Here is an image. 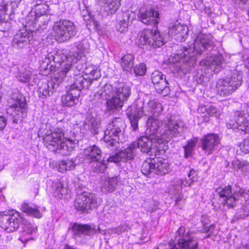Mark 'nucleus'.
<instances>
[{"mask_svg": "<svg viewBox=\"0 0 249 249\" xmlns=\"http://www.w3.org/2000/svg\"><path fill=\"white\" fill-rule=\"evenodd\" d=\"M189 47H180L172 57L176 70L183 74L189 72L196 64V55L208 54L215 47L214 41L210 35L199 34L194 43Z\"/></svg>", "mask_w": 249, "mask_h": 249, "instance_id": "nucleus-1", "label": "nucleus"}, {"mask_svg": "<svg viewBox=\"0 0 249 249\" xmlns=\"http://www.w3.org/2000/svg\"><path fill=\"white\" fill-rule=\"evenodd\" d=\"M157 140V138L155 137H152L147 135L143 136L139 138L137 141L132 142L126 148L110 156L107 160V161L113 162L117 165H120L122 161L127 162L133 160L139 149L142 153L151 155L155 151L154 142Z\"/></svg>", "mask_w": 249, "mask_h": 249, "instance_id": "nucleus-2", "label": "nucleus"}, {"mask_svg": "<svg viewBox=\"0 0 249 249\" xmlns=\"http://www.w3.org/2000/svg\"><path fill=\"white\" fill-rule=\"evenodd\" d=\"M163 109L161 104L156 100H150L145 107L143 101H136L126 110L132 130L136 131L138 129L139 121L143 116L152 115L158 117L161 114Z\"/></svg>", "mask_w": 249, "mask_h": 249, "instance_id": "nucleus-3", "label": "nucleus"}, {"mask_svg": "<svg viewBox=\"0 0 249 249\" xmlns=\"http://www.w3.org/2000/svg\"><path fill=\"white\" fill-rule=\"evenodd\" d=\"M111 90V97L106 99V106L108 111H114L123 107L131 95V89L130 87L124 83H120L114 88L110 84H106L103 91L101 93L97 92L95 96L103 98Z\"/></svg>", "mask_w": 249, "mask_h": 249, "instance_id": "nucleus-4", "label": "nucleus"}, {"mask_svg": "<svg viewBox=\"0 0 249 249\" xmlns=\"http://www.w3.org/2000/svg\"><path fill=\"white\" fill-rule=\"evenodd\" d=\"M202 223V230H191L187 231V235L189 236L188 239L180 238L175 241L171 240L168 244V249H199L198 241L201 240V237L197 236L198 233H213L215 225L211 224L207 226V222H204L203 219H201Z\"/></svg>", "mask_w": 249, "mask_h": 249, "instance_id": "nucleus-5", "label": "nucleus"}, {"mask_svg": "<svg viewBox=\"0 0 249 249\" xmlns=\"http://www.w3.org/2000/svg\"><path fill=\"white\" fill-rule=\"evenodd\" d=\"M125 127L124 122L120 117L113 118L108 124L103 139L107 146L111 150L118 147L119 137L123 134Z\"/></svg>", "mask_w": 249, "mask_h": 249, "instance_id": "nucleus-6", "label": "nucleus"}, {"mask_svg": "<svg viewBox=\"0 0 249 249\" xmlns=\"http://www.w3.org/2000/svg\"><path fill=\"white\" fill-rule=\"evenodd\" d=\"M242 81V72L236 70H233L230 77L225 79H220L217 81V93L220 96H228L241 85Z\"/></svg>", "mask_w": 249, "mask_h": 249, "instance_id": "nucleus-7", "label": "nucleus"}, {"mask_svg": "<svg viewBox=\"0 0 249 249\" xmlns=\"http://www.w3.org/2000/svg\"><path fill=\"white\" fill-rule=\"evenodd\" d=\"M89 81L81 76H74V82L68 88L66 93L61 97L64 106L72 107L78 101L82 89H88Z\"/></svg>", "mask_w": 249, "mask_h": 249, "instance_id": "nucleus-8", "label": "nucleus"}, {"mask_svg": "<svg viewBox=\"0 0 249 249\" xmlns=\"http://www.w3.org/2000/svg\"><path fill=\"white\" fill-rule=\"evenodd\" d=\"M53 30L55 39L59 43L69 41L78 32V29L72 21L64 19L55 21L53 26Z\"/></svg>", "mask_w": 249, "mask_h": 249, "instance_id": "nucleus-9", "label": "nucleus"}, {"mask_svg": "<svg viewBox=\"0 0 249 249\" xmlns=\"http://www.w3.org/2000/svg\"><path fill=\"white\" fill-rule=\"evenodd\" d=\"M169 171L170 165L167 160L160 157L146 160L141 167L142 173L145 176L152 173L163 175L168 173Z\"/></svg>", "mask_w": 249, "mask_h": 249, "instance_id": "nucleus-10", "label": "nucleus"}, {"mask_svg": "<svg viewBox=\"0 0 249 249\" xmlns=\"http://www.w3.org/2000/svg\"><path fill=\"white\" fill-rule=\"evenodd\" d=\"M139 36L137 43L140 47L144 45H148L154 48L160 47L166 41L156 27L143 30L139 33Z\"/></svg>", "mask_w": 249, "mask_h": 249, "instance_id": "nucleus-11", "label": "nucleus"}, {"mask_svg": "<svg viewBox=\"0 0 249 249\" xmlns=\"http://www.w3.org/2000/svg\"><path fill=\"white\" fill-rule=\"evenodd\" d=\"M42 10L36 12L31 11L30 14L27 17V22L25 27H28L29 30L33 32L34 31H42L47 29L49 21L51 19V15L45 13V8H40Z\"/></svg>", "mask_w": 249, "mask_h": 249, "instance_id": "nucleus-12", "label": "nucleus"}, {"mask_svg": "<svg viewBox=\"0 0 249 249\" xmlns=\"http://www.w3.org/2000/svg\"><path fill=\"white\" fill-rule=\"evenodd\" d=\"M73 205L75 209L80 213H88L98 207L99 203L94 194L84 193L76 197Z\"/></svg>", "mask_w": 249, "mask_h": 249, "instance_id": "nucleus-13", "label": "nucleus"}, {"mask_svg": "<svg viewBox=\"0 0 249 249\" xmlns=\"http://www.w3.org/2000/svg\"><path fill=\"white\" fill-rule=\"evenodd\" d=\"M161 127L159 131V139L166 142H169L173 138L180 136L183 130V124L181 122L171 119L165 121Z\"/></svg>", "mask_w": 249, "mask_h": 249, "instance_id": "nucleus-14", "label": "nucleus"}, {"mask_svg": "<svg viewBox=\"0 0 249 249\" xmlns=\"http://www.w3.org/2000/svg\"><path fill=\"white\" fill-rule=\"evenodd\" d=\"M48 58L51 59L52 62L55 63L56 65V71L61 67V70L59 71L58 76L63 77V79L65 76L66 73L71 70L72 67L71 64L70 62V57L65 54L62 51H53L48 53Z\"/></svg>", "mask_w": 249, "mask_h": 249, "instance_id": "nucleus-15", "label": "nucleus"}, {"mask_svg": "<svg viewBox=\"0 0 249 249\" xmlns=\"http://www.w3.org/2000/svg\"><path fill=\"white\" fill-rule=\"evenodd\" d=\"M233 120L231 119L226 123L228 128H238L244 132L249 133V115L244 113L243 111L237 110L234 112Z\"/></svg>", "mask_w": 249, "mask_h": 249, "instance_id": "nucleus-16", "label": "nucleus"}, {"mask_svg": "<svg viewBox=\"0 0 249 249\" xmlns=\"http://www.w3.org/2000/svg\"><path fill=\"white\" fill-rule=\"evenodd\" d=\"M151 79L155 89L158 93L164 96L169 94L170 91L169 83L166 76L161 71H155L153 72L151 74Z\"/></svg>", "mask_w": 249, "mask_h": 249, "instance_id": "nucleus-17", "label": "nucleus"}, {"mask_svg": "<svg viewBox=\"0 0 249 249\" xmlns=\"http://www.w3.org/2000/svg\"><path fill=\"white\" fill-rule=\"evenodd\" d=\"M18 212L11 214L0 215V227L7 232H13L19 228V223L21 220Z\"/></svg>", "mask_w": 249, "mask_h": 249, "instance_id": "nucleus-18", "label": "nucleus"}, {"mask_svg": "<svg viewBox=\"0 0 249 249\" xmlns=\"http://www.w3.org/2000/svg\"><path fill=\"white\" fill-rule=\"evenodd\" d=\"M64 135L63 130L60 128L47 130L43 139L45 145L50 150L57 147L58 144L64 140Z\"/></svg>", "mask_w": 249, "mask_h": 249, "instance_id": "nucleus-19", "label": "nucleus"}, {"mask_svg": "<svg viewBox=\"0 0 249 249\" xmlns=\"http://www.w3.org/2000/svg\"><path fill=\"white\" fill-rule=\"evenodd\" d=\"M69 229L71 231L72 237L75 239L81 238L82 235L90 236L95 234L97 232L95 227L93 224L71 223V227Z\"/></svg>", "mask_w": 249, "mask_h": 249, "instance_id": "nucleus-20", "label": "nucleus"}, {"mask_svg": "<svg viewBox=\"0 0 249 249\" xmlns=\"http://www.w3.org/2000/svg\"><path fill=\"white\" fill-rule=\"evenodd\" d=\"M63 81V77H54L48 83H42L38 89V96L43 99L50 96L53 93Z\"/></svg>", "mask_w": 249, "mask_h": 249, "instance_id": "nucleus-21", "label": "nucleus"}, {"mask_svg": "<svg viewBox=\"0 0 249 249\" xmlns=\"http://www.w3.org/2000/svg\"><path fill=\"white\" fill-rule=\"evenodd\" d=\"M168 30L169 36L178 42H182L188 36L189 29L187 26L176 21L170 24Z\"/></svg>", "mask_w": 249, "mask_h": 249, "instance_id": "nucleus-22", "label": "nucleus"}, {"mask_svg": "<svg viewBox=\"0 0 249 249\" xmlns=\"http://www.w3.org/2000/svg\"><path fill=\"white\" fill-rule=\"evenodd\" d=\"M32 37V32L30 30L27 29L20 30L14 36L12 46L17 49H23L30 44Z\"/></svg>", "mask_w": 249, "mask_h": 249, "instance_id": "nucleus-23", "label": "nucleus"}, {"mask_svg": "<svg viewBox=\"0 0 249 249\" xmlns=\"http://www.w3.org/2000/svg\"><path fill=\"white\" fill-rule=\"evenodd\" d=\"M200 147L203 151L209 155L220 142L219 135L215 133H209L202 137L200 140Z\"/></svg>", "mask_w": 249, "mask_h": 249, "instance_id": "nucleus-24", "label": "nucleus"}, {"mask_svg": "<svg viewBox=\"0 0 249 249\" xmlns=\"http://www.w3.org/2000/svg\"><path fill=\"white\" fill-rule=\"evenodd\" d=\"M159 13L153 9L141 7L139 11L138 18L145 24L157 25L159 23Z\"/></svg>", "mask_w": 249, "mask_h": 249, "instance_id": "nucleus-25", "label": "nucleus"}, {"mask_svg": "<svg viewBox=\"0 0 249 249\" xmlns=\"http://www.w3.org/2000/svg\"><path fill=\"white\" fill-rule=\"evenodd\" d=\"M200 65L207 66L213 71L218 73L225 67V62L223 56L219 53L201 61Z\"/></svg>", "mask_w": 249, "mask_h": 249, "instance_id": "nucleus-26", "label": "nucleus"}, {"mask_svg": "<svg viewBox=\"0 0 249 249\" xmlns=\"http://www.w3.org/2000/svg\"><path fill=\"white\" fill-rule=\"evenodd\" d=\"M26 105L27 104L25 102L18 100L11 106L9 110H11L12 112L14 123L17 124L18 120H22L26 117Z\"/></svg>", "mask_w": 249, "mask_h": 249, "instance_id": "nucleus-27", "label": "nucleus"}, {"mask_svg": "<svg viewBox=\"0 0 249 249\" xmlns=\"http://www.w3.org/2000/svg\"><path fill=\"white\" fill-rule=\"evenodd\" d=\"M83 153L85 159L89 163L99 161L102 156L101 149L96 145L88 146L84 149Z\"/></svg>", "mask_w": 249, "mask_h": 249, "instance_id": "nucleus-28", "label": "nucleus"}, {"mask_svg": "<svg viewBox=\"0 0 249 249\" xmlns=\"http://www.w3.org/2000/svg\"><path fill=\"white\" fill-rule=\"evenodd\" d=\"M219 196L224 198V204L229 208H233L236 206V198L233 196L231 187L228 185L221 189L217 190Z\"/></svg>", "mask_w": 249, "mask_h": 249, "instance_id": "nucleus-29", "label": "nucleus"}, {"mask_svg": "<svg viewBox=\"0 0 249 249\" xmlns=\"http://www.w3.org/2000/svg\"><path fill=\"white\" fill-rule=\"evenodd\" d=\"M131 15V14L129 11L121 12L117 14L118 24L116 28L119 32L123 33L127 30L130 23Z\"/></svg>", "mask_w": 249, "mask_h": 249, "instance_id": "nucleus-30", "label": "nucleus"}, {"mask_svg": "<svg viewBox=\"0 0 249 249\" xmlns=\"http://www.w3.org/2000/svg\"><path fill=\"white\" fill-rule=\"evenodd\" d=\"M147 129L145 131V134L152 137H155L157 140L159 139L158 129L160 128V126L159 121L152 116H150L146 122Z\"/></svg>", "mask_w": 249, "mask_h": 249, "instance_id": "nucleus-31", "label": "nucleus"}, {"mask_svg": "<svg viewBox=\"0 0 249 249\" xmlns=\"http://www.w3.org/2000/svg\"><path fill=\"white\" fill-rule=\"evenodd\" d=\"M86 121L88 129L92 134L97 135L101 131V122L98 118L89 114Z\"/></svg>", "mask_w": 249, "mask_h": 249, "instance_id": "nucleus-32", "label": "nucleus"}, {"mask_svg": "<svg viewBox=\"0 0 249 249\" xmlns=\"http://www.w3.org/2000/svg\"><path fill=\"white\" fill-rule=\"evenodd\" d=\"M76 144L69 143L68 142L63 140L57 147H54L52 151H56L63 156L69 155L74 149Z\"/></svg>", "mask_w": 249, "mask_h": 249, "instance_id": "nucleus-33", "label": "nucleus"}, {"mask_svg": "<svg viewBox=\"0 0 249 249\" xmlns=\"http://www.w3.org/2000/svg\"><path fill=\"white\" fill-rule=\"evenodd\" d=\"M52 193L53 196L57 198L65 197L68 194V190L67 187H64L62 183L59 181H54L52 183Z\"/></svg>", "mask_w": 249, "mask_h": 249, "instance_id": "nucleus-34", "label": "nucleus"}, {"mask_svg": "<svg viewBox=\"0 0 249 249\" xmlns=\"http://www.w3.org/2000/svg\"><path fill=\"white\" fill-rule=\"evenodd\" d=\"M119 178L118 176L108 178L105 180L101 187V191L104 193H111L114 191L118 185Z\"/></svg>", "mask_w": 249, "mask_h": 249, "instance_id": "nucleus-35", "label": "nucleus"}, {"mask_svg": "<svg viewBox=\"0 0 249 249\" xmlns=\"http://www.w3.org/2000/svg\"><path fill=\"white\" fill-rule=\"evenodd\" d=\"M52 62L51 59L48 58V54L45 55V57H42V60L40 62V71L47 75L53 71H56V65L50 64Z\"/></svg>", "mask_w": 249, "mask_h": 249, "instance_id": "nucleus-36", "label": "nucleus"}, {"mask_svg": "<svg viewBox=\"0 0 249 249\" xmlns=\"http://www.w3.org/2000/svg\"><path fill=\"white\" fill-rule=\"evenodd\" d=\"M21 210L28 215L33 216L38 218L42 216L38 207L35 206L33 207L27 203L24 202L22 204Z\"/></svg>", "mask_w": 249, "mask_h": 249, "instance_id": "nucleus-37", "label": "nucleus"}, {"mask_svg": "<svg viewBox=\"0 0 249 249\" xmlns=\"http://www.w3.org/2000/svg\"><path fill=\"white\" fill-rule=\"evenodd\" d=\"M19 214L20 216L22 217L21 221H20L19 222V225L21 223H22L24 225L23 227H22V237H21V240L22 242H23V240L26 241H28L29 239H31L32 238L29 237L28 238H23V237L27 235L31 234L33 233V232L35 231L36 229L34 228V227L31 224L28 222L26 220H25V219L23 218L21 213H19Z\"/></svg>", "mask_w": 249, "mask_h": 249, "instance_id": "nucleus-38", "label": "nucleus"}, {"mask_svg": "<svg viewBox=\"0 0 249 249\" xmlns=\"http://www.w3.org/2000/svg\"><path fill=\"white\" fill-rule=\"evenodd\" d=\"M134 56L131 54H127L123 56L121 58V65L123 70L129 71L131 70L134 66Z\"/></svg>", "mask_w": 249, "mask_h": 249, "instance_id": "nucleus-39", "label": "nucleus"}, {"mask_svg": "<svg viewBox=\"0 0 249 249\" xmlns=\"http://www.w3.org/2000/svg\"><path fill=\"white\" fill-rule=\"evenodd\" d=\"M120 6L119 0H111L105 4L104 11L107 16L114 14Z\"/></svg>", "mask_w": 249, "mask_h": 249, "instance_id": "nucleus-40", "label": "nucleus"}, {"mask_svg": "<svg viewBox=\"0 0 249 249\" xmlns=\"http://www.w3.org/2000/svg\"><path fill=\"white\" fill-rule=\"evenodd\" d=\"M16 69L18 70L17 77L19 81L22 82H27L31 78V73L29 70H26L22 66H16Z\"/></svg>", "mask_w": 249, "mask_h": 249, "instance_id": "nucleus-41", "label": "nucleus"}, {"mask_svg": "<svg viewBox=\"0 0 249 249\" xmlns=\"http://www.w3.org/2000/svg\"><path fill=\"white\" fill-rule=\"evenodd\" d=\"M130 229V226L129 224L124 222L118 226L117 227L108 229V235L112 234H117L121 235L123 232H127Z\"/></svg>", "mask_w": 249, "mask_h": 249, "instance_id": "nucleus-42", "label": "nucleus"}, {"mask_svg": "<svg viewBox=\"0 0 249 249\" xmlns=\"http://www.w3.org/2000/svg\"><path fill=\"white\" fill-rule=\"evenodd\" d=\"M75 76H81L82 77L84 78V79H86L88 81H89V83L88 86V89H89L93 81L100 77L101 74L100 71L97 69H96L91 71L89 74H86L84 75H77Z\"/></svg>", "mask_w": 249, "mask_h": 249, "instance_id": "nucleus-43", "label": "nucleus"}, {"mask_svg": "<svg viewBox=\"0 0 249 249\" xmlns=\"http://www.w3.org/2000/svg\"><path fill=\"white\" fill-rule=\"evenodd\" d=\"M59 166V171L64 172L73 170L75 167V164L71 160H63L60 162Z\"/></svg>", "mask_w": 249, "mask_h": 249, "instance_id": "nucleus-44", "label": "nucleus"}, {"mask_svg": "<svg viewBox=\"0 0 249 249\" xmlns=\"http://www.w3.org/2000/svg\"><path fill=\"white\" fill-rule=\"evenodd\" d=\"M77 136L74 132L66 131L64 132V141L68 142L69 143L77 145L78 143Z\"/></svg>", "mask_w": 249, "mask_h": 249, "instance_id": "nucleus-45", "label": "nucleus"}, {"mask_svg": "<svg viewBox=\"0 0 249 249\" xmlns=\"http://www.w3.org/2000/svg\"><path fill=\"white\" fill-rule=\"evenodd\" d=\"M168 142L163 141L161 139H158L156 142H154V147L155 150H158L159 153H162L165 152L166 149H168L167 145L165 144L164 142ZM155 152V151L153 152Z\"/></svg>", "mask_w": 249, "mask_h": 249, "instance_id": "nucleus-46", "label": "nucleus"}, {"mask_svg": "<svg viewBox=\"0 0 249 249\" xmlns=\"http://www.w3.org/2000/svg\"><path fill=\"white\" fill-rule=\"evenodd\" d=\"M196 143L194 141H190L188 142L187 144L184 146V157L188 158L191 156L192 153V150L195 146Z\"/></svg>", "mask_w": 249, "mask_h": 249, "instance_id": "nucleus-47", "label": "nucleus"}, {"mask_svg": "<svg viewBox=\"0 0 249 249\" xmlns=\"http://www.w3.org/2000/svg\"><path fill=\"white\" fill-rule=\"evenodd\" d=\"M134 72L136 75L139 76H142L144 75L146 71V65L144 63H141L136 65L134 68Z\"/></svg>", "mask_w": 249, "mask_h": 249, "instance_id": "nucleus-48", "label": "nucleus"}, {"mask_svg": "<svg viewBox=\"0 0 249 249\" xmlns=\"http://www.w3.org/2000/svg\"><path fill=\"white\" fill-rule=\"evenodd\" d=\"M4 1L0 4V19L1 20H5V16L7 11L8 3L6 2H8V1L7 0H4Z\"/></svg>", "mask_w": 249, "mask_h": 249, "instance_id": "nucleus-49", "label": "nucleus"}, {"mask_svg": "<svg viewBox=\"0 0 249 249\" xmlns=\"http://www.w3.org/2000/svg\"><path fill=\"white\" fill-rule=\"evenodd\" d=\"M196 82L202 85H205L209 81V78L203 74L197 73L196 76Z\"/></svg>", "mask_w": 249, "mask_h": 249, "instance_id": "nucleus-50", "label": "nucleus"}, {"mask_svg": "<svg viewBox=\"0 0 249 249\" xmlns=\"http://www.w3.org/2000/svg\"><path fill=\"white\" fill-rule=\"evenodd\" d=\"M86 41L82 40L81 42H79L76 46L77 49V53L79 54L84 53L86 52H88V48L86 46Z\"/></svg>", "mask_w": 249, "mask_h": 249, "instance_id": "nucleus-51", "label": "nucleus"}, {"mask_svg": "<svg viewBox=\"0 0 249 249\" xmlns=\"http://www.w3.org/2000/svg\"><path fill=\"white\" fill-rule=\"evenodd\" d=\"M107 168V165L105 160L101 162L96 163V165L95 166V171L96 172L104 173Z\"/></svg>", "mask_w": 249, "mask_h": 249, "instance_id": "nucleus-52", "label": "nucleus"}, {"mask_svg": "<svg viewBox=\"0 0 249 249\" xmlns=\"http://www.w3.org/2000/svg\"><path fill=\"white\" fill-rule=\"evenodd\" d=\"M203 109H204L207 114L212 116L214 115L216 116V114L219 112L218 109L214 107H207L206 106H204V107H203L201 109L202 110Z\"/></svg>", "mask_w": 249, "mask_h": 249, "instance_id": "nucleus-53", "label": "nucleus"}, {"mask_svg": "<svg viewBox=\"0 0 249 249\" xmlns=\"http://www.w3.org/2000/svg\"><path fill=\"white\" fill-rule=\"evenodd\" d=\"M245 193V190L243 189L236 187V189L233 193V196L236 198V202L239 199L240 196H242L244 195Z\"/></svg>", "mask_w": 249, "mask_h": 249, "instance_id": "nucleus-54", "label": "nucleus"}, {"mask_svg": "<svg viewBox=\"0 0 249 249\" xmlns=\"http://www.w3.org/2000/svg\"><path fill=\"white\" fill-rule=\"evenodd\" d=\"M187 231L186 232V229L185 227L181 226L180 227L177 231L178 234L180 236H182L183 237H180V238H184L185 239H189V236L187 235ZM178 238V239H179Z\"/></svg>", "mask_w": 249, "mask_h": 249, "instance_id": "nucleus-55", "label": "nucleus"}, {"mask_svg": "<svg viewBox=\"0 0 249 249\" xmlns=\"http://www.w3.org/2000/svg\"><path fill=\"white\" fill-rule=\"evenodd\" d=\"M238 167L241 171L247 172L249 171V163L247 161L239 162L238 161Z\"/></svg>", "mask_w": 249, "mask_h": 249, "instance_id": "nucleus-56", "label": "nucleus"}, {"mask_svg": "<svg viewBox=\"0 0 249 249\" xmlns=\"http://www.w3.org/2000/svg\"><path fill=\"white\" fill-rule=\"evenodd\" d=\"M188 178L192 182H195L197 179L196 171L194 169H191L188 175Z\"/></svg>", "mask_w": 249, "mask_h": 249, "instance_id": "nucleus-57", "label": "nucleus"}, {"mask_svg": "<svg viewBox=\"0 0 249 249\" xmlns=\"http://www.w3.org/2000/svg\"><path fill=\"white\" fill-rule=\"evenodd\" d=\"M42 0H38L36 1V3L34 4V8H32V11L34 12H37V10H40V8L42 7L45 8V6L43 5H42Z\"/></svg>", "mask_w": 249, "mask_h": 249, "instance_id": "nucleus-58", "label": "nucleus"}, {"mask_svg": "<svg viewBox=\"0 0 249 249\" xmlns=\"http://www.w3.org/2000/svg\"><path fill=\"white\" fill-rule=\"evenodd\" d=\"M242 149L245 153H249V136L244 140Z\"/></svg>", "mask_w": 249, "mask_h": 249, "instance_id": "nucleus-59", "label": "nucleus"}, {"mask_svg": "<svg viewBox=\"0 0 249 249\" xmlns=\"http://www.w3.org/2000/svg\"><path fill=\"white\" fill-rule=\"evenodd\" d=\"M7 124V120L3 116H0V131L4 130Z\"/></svg>", "mask_w": 249, "mask_h": 249, "instance_id": "nucleus-60", "label": "nucleus"}, {"mask_svg": "<svg viewBox=\"0 0 249 249\" xmlns=\"http://www.w3.org/2000/svg\"><path fill=\"white\" fill-rule=\"evenodd\" d=\"M192 183H193V182H192V181L190 180L189 178V179H184V180L180 179L178 181V183L181 186H183L184 187L190 186Z\"/></svg>", "mask_w": 249, "mask_h": 249, "instance_id": "nucleus-61", "label": "nucleus"}, {"mask_svg": "<svg viewBox=\"0 0 249 249\" xmlns=\"http://www.w3.org/2000/svg\"><path fill=\"white\" fill-rule=\"evenodd\" d=\"M236 249H249V244H242Z\"/></svg>", "mask_w": 249, "mask_h": 249, "instance_id": "nucleus-62", "label": "nucleus"}, {"mask_svg": "<svg viewBox=\"0 0 249 249\" xmlns=\"http://www.w3.org/2000/svg\"><path fill=\"white\" fill-rule=\"evenodd\" d=\"M204 12L206 13L208 16H210V14L212 13L211 9L210 8L206 7L204 9Z\"/></svg>", "mask_w": 249, "mask_h": 249, "instance_id": "nucleus-63", "label": "nucleus"}, {"mask_svg": "<svg viewBox=\"0 0 249 249\" xmlns=\"http://www.w3.org/2000/svg\"><path fill=\"white\" fill-rule=\"evenodd\" d=\"M63 249H77L73 247L72 246H71L68 244H66L65 245Z\"/></svg>", "mask_w": 249, "mask_h": 249, "instance_id": "nucleus-64", "label": "nucleus"}]
</instances>
